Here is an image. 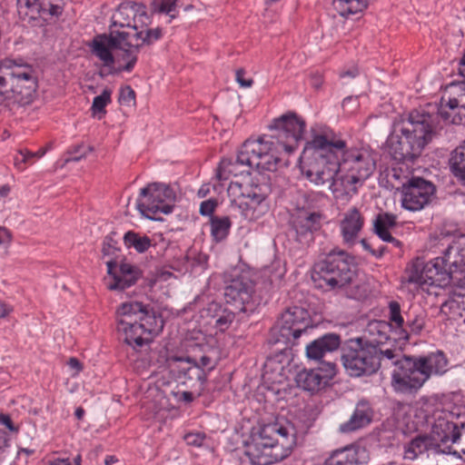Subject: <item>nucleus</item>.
<instances>
[{
    "instance_id": "obj_10",
    "label": "nucleus",
    "mask_w": 465,
    "mask_h": 465,
    "mask_svg": "<svg viewBox=\"0 0 465 465\" xmlns=\"http://www.w3.org/2000/svg\"><path fill=\"white\" fill-rule=\"evenodd\" d=\"M342 364L351 377L370 376L378 371L377 350L362 338L346 341L341 346Z\"/></svg>"
},
{
    "instance_id": "obj_15",
    "label": "nucleus",
    "mask_w": 465,
    "mask_h": 465,
    "mask_svg": "<svg viewBox=\"0 0 465 465\" xmlns=\"http://www.w3.org/2000/svg\"><path fill=\"white\" fill-rule=\"evenodd\" d=\"M310 325L308 311L300 306L288 307L281 315L278 326L272 330V341L287 344L298 339Z\"/></svg>"
},
{
    "instance_id": "obj_33",
    "label": "nucleus",
    "mask_w": 465,
    "mask_h": 465,
    "mask_svg": "<svg viewBox=\"0 0 465 465\" xmlns=\"http://www.w3.org/2000/svg\"><path fill=\"white\" fill-rule=\"evenodd\" d=\"M426 323V315L418 313L414 316L407 315V321H404L403 328H401L398 335L399 339L409 341L411 334L418 335L421 332Z\"/></svg>"
},
{
    "instance_id": "obj_37",
    "label": "nucleus",
    "mask_w": 465,
    "mask_h": 465,
    "mask_svg": "<svg viewBox=\"0 0 465 465\" xmlns=\"http://www.w3.org/2000/svg\"><path fill=\"white\" fill-rule=\"evenodd\" d=\"M123 240L126 248H134L139 253L145 252L152 246V239L150 237L134 231L125 232Z\"/></svg>"
},
{
    "instance_id": "obj_12",
    "label": "nucleus",
    "mask_w": 465,
    "mask_h": 465,
    "mask_svg": "<svg viewBox=\"0 0 465 465\" xmlns=\"http://www.w3.org/2000/svg\"><path fill=\"white\" fill-rule=\"evenodd\" d=\"M175 201L176 193L170 185L152 183L141 189L137 207L144 216L156 219L153 216L158 213H171Z\"/></svg>"
},
{
    "instance_id": "obj_21",
    "label": "nucleus",
    "mask_w": 465,
    "mask_h": 465,
    "mask_svg": "<svg viewBox=\"0 0 465 465\" xmlns=\"http://www.w3.org/2000/svg\"><path fill=\"white\" fill-rule=\"evenodd\" d=\"M336 364L322 361L317 368L303 369L295 377L299 388L310 392L319 391L336 375Z\"/></svg>"
},
{
    "instance_id": "obj_63",
    "label": "nucleus",
    "mask_w": 465,
    "mask_h": 465,
    "mask_svg": "<svg viewBox=\"0 0 465 465\" xmlns=\"http://www.w3.org/2000/svg\"><path fill=\"white\" fill-rule=\"evenodd\" d=\"M194 396L191 391H183L180 394L179 400L186 403H190L193 401Z\"/></svg>"
},
{
    "instance_id": "obj_4",
    "label": "nucleus",
    "mask_w": 465,
    "mask_h": 465,
    "mask_svg": "<svg viewBox=\"0 0 465 465\" xmlns=\"http://www.w3.org/2000/svg\"><path fill=\"white\" fill-rule=\"evenodd\" d=\"M435 114L423 110H412L401 122L400 134L391 138L390 153L399 163H413L425 147L436 137Z\"/></svg>"
},
{
    "instance_id": "obj_59",
    "label": "nucleus",
    "mask_w": 465,
    "mask_h": 465,
    "mask_svg": "<svg viewBox=\"0 0 465 465\" xmlns=\"http://www.w3.org/2000/svg\"><path fill=\"white\" fill-rule=\"evenodd\" d=\"M356 292L353 295L355 299H361L366 296L367 294V289L365 286L361 285H355Z\"/></svg>"
},
{
    "instance_id": "obj_5",
    "label": "nucleus",
    "mask_w": 465,
    "mask_h": 465,
    "mask_svg": "<svg viewBox=\"0 0 465 465\" xmlns=\"http://www.w3.org/2000/svg\"><path fill=\"white\" fill-rule=\"evenodd\" d=\"M117 331L120 339L135 351H140L153 341V335L162 331L164 322L149 304L140 302H124L116 311Z\"/></svg>"
},
{
    "instance_id": "obj_45",
    "label": "nucleus",
    "mask_w": 465,
    "mask_h": 465,
    "mask_svg": "<svg viewBox=\"0 0 465 465\" xmlns=\"http://www.w3.org/2000/svg\"><path fill=\"white\" fill-rule=\"evenodd\" d=\"M465 164V140L458 146L452 153L450 158V169L454 175H456V168H462Z\"/></svg>"
},
{
    "instance_id": "obj_49",
    "label": "nucleus",
    "mask_w": 465,
    "mask_h": 465,
    "mask_svg": "<svg viewBox=\"0 0 465 465\" xmlns=\"http://www.w3.org/2000/svg\"><path fill=\"white\" fill-rule=\"evenodd\" d=\"M119 103L131 105L135 103V92L130 85H125L120 89Z\"/></svg>"
},
{
    "instance_id": "obj_29",
    "label": "nucleus",
    "mask_w": 465,
    "mask_h": 465,
    "mask_svg": "<svg viewBox=\"0 0 465 465\" xmlns=\"http://www.w3.org/2000/svg\"><path fill=\"white\" fill-rule=\"evenodd\" d=\"M341 346V336L326 333L306 346V356L311 360L320 361L326 353L336 351Z\"/></svg>"
},
{
    "instance_id": "obj_51",
    "label": "nucleus",
    "mask_w": 465,
    "mask_h": 465,
    "mask_svg": "<svg viewBox=\"0 0 465 465\" xmlns=\"http://www.w3.org/2000/svg\"><path fill=\"white\" fill-rule=\"evenodd\" d=\"M116 251H118L117 242L114 240L112 235L106 236L104 241L103 249H102L104 255V256L114 255L116 252Z\"/></svg>"
},
{
    "instance_id": "obj_20",
    "label": "nucleus",
    "mask_w": 465,
    "mask_h": 465,
    "mask_svg": "<svg viewBox=\"0 0 465 465\" xmlns=\"http://www.w3.org/2000/svg\"><path fill=\"white\" fill-rule=\"evenodd\" d=\"M438 262L439 260L432 259L425 262L423 260L417 258L407 266L404 282L419 287L440 285L443 282L437 267L440 266Z\"/></svg>"
},
{
    "instance_id": "obj_39",
    "label": "nucleus",
    "mask_w": 465,
    "mask_h": 465,
    "mask_svg": "<svg viewBox=\"0 0 465 465\" xmlns=\"http://www.w3.org/2000/svg\"><path fill=\"white\" fill-rule=\"evenodd\" d=\"M44 150H39L36 153H32L27 149H20L14 156V165L19 171H24L27 163H32L31 160L35 157L40 158L45 154Z\"/></svg>"
},
{
    "instance_id": "obj_30",
    "label": "nucleus",
    "mask_w": 465,
    "mask_h": 465,
    "mask_svg": "<svg viewBox=\"0 0 465 465\" xmlns=\"http://www.w3.org/2000/svg\"><path fill=\"white\" fill-rule=\"evenodd\" d=\"M373 418V410L367 401H360L350 419L341 424L340 430L344 433L355 431L369 425Z\"/></svg>"
},
{
    "instance_id": "obj_41",
    "label": "nucleus",
    "mask_w": 465,
    "mask_h": 465,
    "mask_svg": "<svg viewBox=\"0 0 465 465\" xmlns=\"http://www.w3.org/2000/svg\"><path fill=\"white\" fill-rule=\"evenodd\" d=\"M389 320L390 326L394 327L397 333L399 332L401 328L404 326V317L401 313V305L396 301H391L389 302Z\"/></svg>"
},
{
    "instance_id": "obj_14",
    "label": "nucleus",
    "mask_w": 465,
    "mask_h": 465,
    "mask_svg": "<svg viewBox=\"0 0 465 465\" xmlns=\"http://www.w3.org/2000/svg\"><path fill=\"white\" fill-rule=\"evenodd\" d=\"M377 350L376 359L378 361V370L380 368L389 369L394 366L391 373V387L397 393L405 394L409 377L410 365L409 360L411 355L402 354L395 348H382V345L374 344Z\"/></svg>"
},
{
    "instance_id": "obj_11",
    "label": "nucleus",
    "mask_w": 465,
    "mask_h": 465,
    "mask_svg": "<svg viewBox=\"0 0 465 465\" xmlns=\"http://www.w3.org/2000/svg\"><path fill=\"white\" fill-rule=\"evenodd\" d=\"M271 128L275 131V134H264L259 139L272 143L276 151L278 163L282 151L291 153L297 148L299 142L303 137L306 123L295 113H289L274 119Z\"/></svg>"
},
{
    "instance_id": "obj_36",
    "label": "nucleus",
    "mask_w": 465,
    "mask_h": 465,
    "mask_svg": "<svg viewBox=\"0 0 465 465\" xmlns=\"http://www.w3.org/2000/svg\"><path fill=\"white\" fill-rule=\"evenodd\" d=\"M390 328L389 322L384 321H372L369 322L366 331L372 340L368 341V342L379 344V346L383 345L389 340L388 331Z\"/></svg>"
},
{
    "instance_id": "obj_35",
    "label": "nucleus",
    "mask_w": 465,
    "mask_h": 465,
    "mask_svg": "<svg viewBox=\"0 0 465 465\" xmlns=\"http://www.w3.org/2000/svg\"><path fill=\"white\" fill-rule=\"evenodd\" d=\"M369 0H332V5L342 17L362 12L368 6Z\"/></svg>"
},
{
    "instance_id": "obj_26",
    "label": "nucleus",
    "mask_w": 465,
    "mask_h": 465,
    "mask_svg": "<svg viewBox=\"0 0 465 465\" xmlns=\"http://www.w3.org/2000/svg\"><path fill=\"white\" fill-rule=\"evenodd\" d=\"M322 214L319 212H302L292 221V227L296 232L300 242L312 239V234L322 227Z\"/></svg>"
},
{
    "instance_id": "obj_24",
    "label": "nucleus",
    "mask_w": 465,
    "mask_h": 465,
    "mask_svg": "<svg viewBox=\"0 0 465 465\" xmlns=\"http://www.w3.org/2000/svg\"><path fill=\"white\" fill-rule=\"evenodd\" d=\"M425 421L431 426V431L428 437L433 443L441 444V448L451 446L450 442L452 435L459 430L456 423L443 417L442 413L432 417L426 415Z\"/></svg>"
},
{
    "instance_id": "obj_52",
    "label": "nucleus",
    "mask_w": 465,
    "mask_h": 465,
    "mask_svg": "<svg viewBox=\"0 0 465 465\" xmlns=\"http://www.w3.org/2000/svg\"><path fill=\"white\" fill-rule=\"evenodd\" d=\"M184 440L188 445L200 447L205 440V435L200 432L188 433L184 436Z\"/></svg>"
},
{
    "instance_id": "obj_48",
    "label": "nucleus",
    "mask_w": 465,
    "mask_h": 465,
    "mask_svg": "<svg viewBox=\"0 0 465 465\" xmlns=\"http://www.w3.org/2000/svg\"><path fill=\"white\" fill-rule=\"evenodd\" d=\"M93 147L89 145L79 144L74 146L71 151H69L70 156L66 159V162H79L83 158H84L89 153L93 151Z\"/></svg>"
},
{
    "instance_id": "obj_50",
    "label": "nucleus",
    "mask_w": 465,
    "mask_h": 465,
    "mask_svg": "<svg viewBox=\"0 0 465 465\" xmlns=\"http://www.w3.org/2000/svg\"><path fill=\"white\" fill-rule=\"evenodd\" d=\"M217 206L218 201L214 198H210L201 203L199 213L203 216L212 217Z\"/></svg>"
},
{
    "instance_id": "obj_6",
    "label": "nucleus",
    "mask_w": 465,
    "mask_h": 465,
    "mask_svg": "<svg viewBox=\"0 0 465 465\" xmlns=\"http://www.w3.org/2000/svg\"><path fill=\"white\" fill-rule=\"evenodd\" d=\"M276 151L271 142L262 139L246 140L241 146L236 159L221 160L215 173L219 181H225L231 175L250 174L248 169L273 172L277 169Z\"/></svg>"
},
{
    "instance_id": "obj_53",
    "label": "nucleus",
    "mask_w": 465,
    "mask_h": 465,
    "mask_svg": "<svg viewBox=\"0 0 465 465\" xmlns=\"http://www.w3.org/2000/svg\"><path fill=\"white\" fill-rule=\"evenodd\" d=\"M245 71L243 69H238L235 74L236 82L244 88H249L253 84L252 78H245Z\"/></svg>"
},
{
    "instance_id": "obj_3",
    "label": "nucleus",
    "mask_w": 465,
    "mask_h": 465,
    "mask_svg": "<svg viewBox=\"0 0 465 465\" xmlns=\"http://www.w3.org/2000/svg\"><path fill=\"white\" fill-rule=\"evenodd\" d=\"M296 429L287 420L264 424L251 436L245 455L252 465H271L287 458L296 445Z\"/></svg>"
},
{
    "instance_id": "obj_40",
    "label": "nucleus",
    "mask_w": 465,
    "mask_h": 465,
    "mask_svg": "<svg viewBox=\"0 0 465 465\" xmlns=\"http://www.w3.org/2000/svg\"><path fill=\"white\" fill-rule=\"evenodd\" d=\"M187 361L193 363L186 370H183V372L185 377L189 380H195L199 382L201 386H203L206 381V371L203 370L199 364L197 363V360L194 358L188 357Z\"/></svg>"
},
{
    "instance_id": "obj_42",
    "label": "nucleus",
    "mask_w": 465,
    "mask_h": 465,
    "mask_svg": "<svg viewBox=\"0 0 465 465\" xmlns=\"http://www.w3.org/2000/svg\"><path fill=\"white\" fill-rule=\"evenodd\" d=\"M460 73L465 76V52L460 62ZM460 90L462 91L457 96L450 97V107L460 108L465 115V83L461 84Z\"/></svg>"
},
{
    "instance_id": "obj_9",
    "label": "nucleus",
    "mask_w": 465,
    "mask_h": 465,
    "mask_svg": "<svg viewBox=\"0 0 465 465\" xmlns=\"http://www.w3.org/2000/svg\"><path fill=\"white\" fill-rule=\"evenodd\" d=\"M405 394H414L433 376H443L450 369V361L441 350L423 355H411Z\"/></svg>"
},
{
    "instance_id": "obj_13",
    "label": "nucleus",
    "mask_w": 465,
    "mask_h": 465,
    "mask_svg": "<svg viewBox=\"0 0 465 465\" xmlns=\"http://www.w3.org/2000/svg\"><path fill=\"white\" fill-rule=\"evenodd\" d=\"M435 196V184L422 177L412 176L401 185V207L410 212H419L425 209L432 203Z\"/></svg>"
},
{
    "instance_id": "obj_19",
    "label": "nucleus",
    "mask_w": 465,
    "mask_h": 465,
    "mask_svg": "<svg viewBox=\"0 0 465 465\" xmlns=\"http://www.w3.org/2000/svg\"><path fill=\"white\" fill-rule=\"evenodd\" d=\"M122 37H124L123 34H115L110 29L108 35H98L89 44L92 54L103 62L104 66L111 67L114 64L112 49L122 50L124 52L122 59L128 63V59L124 58L128 50V43Z\"/></svg>"
},
{
    "instance_id": "obj_31",
    "label": "nucleus",
    "mask_w": 465,
    "mask_h": 465,
    "mask_svg": "<svg viewBox=\"0 0 465 465\" xmlns=\"http://www.w3.org/2000/svg\"><path fill=\"white\" fill-rule=\"evenodd\" d=\"M427 450L436 453L451 452V446L441 448V444L433 443L428 435H419L412 439L404 448V459L413 460Z\"/></svg>"
},
{
    "instance_id": "obj_47",
    "label": "nucleus",
    "mask_w": 465,
    "mask_h": 465,
    "mask_svg": "<svg viewBox=\"0 0 465 465\" xmlns=\"http://www.w3.org/2000/svg\"><path fill=\"white\" fill-rule=\"evenodd\" d=\"M440 312L448 317L460 315V303L454 298H449L440 305Z\"/></svg>"
},
{
    "instance_id": "obj_27",
    "label": "nucleus",
    "mask_w": 465,
    "mask_h": 465,
    "mask_svg": "<svg viewBox=\"0 0 465 465\" xmlns=\"http://www.w3.org/2000/svg\"><path fill=\"white\" fill-rule=\"evenodd\" d=\"M368 455L363 448L347 446L333 450L323 465H367Z\"/></svg>"
},
{
    "instance_id": "obj_16",
    "label": "nucleus",
    "mask_w": 465,
    "mask_h": 465,
    "mask_svg": "<svg viewBox=\"0 0 465 465\" xmlns=\"http://www.w3.org/2000/svg\"><path fill=\"white\" fill-rule=\"evenodd\" d=\"M228 194L232 198V206L241 210L242 215L247 220L258 218L256 209L262 207L265 194L259 185L249 183L232 182L228 187Z\"/></svg>"
},
{
    "instance_id": "obj_32",
    "label": "nucleus",
    "mask_w": 465,
    "mask_h": 465,
    "mask_svg": "<svg viewBox=\"0 0 465 465\" xmlns=\"http://www.w3.org/2000/svg\"><path fill=\"white\" fill-rule=\"evenodd\" d=\"M205 313L214 321L213 325L220 331L228 330L235 319L233 312L215 302L208 303Z\"/></svg>"
},
{
    "instance_id": "obj_7",
    "label": "nucleus",
    "mask_w": 465,
    "mask_h": 465,
    "mask_svg": "<svg viewBox=\"0 0 465 465\" xmlns=\"http://www.w3.org/2000/svg\"><path fill=\"white\" fill-rule=\"evenodd\" d=\"M38 87L37 75L29 64L12 59L0 60V95L19 104L33 102Z\"/></svg>"
},
{
    "instance_id": "obj_38",
    "label": "nucleus",
    "mask_w": 465,
    "mask_h": 465,
    "mask_svg": "<svg viewBox=\"0 0 465 465\" xmlns=\"http://www.w3.org/2000/svg\"><path fill=\"white\" fill-rule=\"evenodd\" d=\"M211 234L215 242L223 241L229 234L232 222L228 216H212L210 220Z\"/></svg>"
},
{
    "instance_id": "obj_1",
    "label": "nucleus",
    "mask_w": 465,
    "mask_h": 465,
    "mask_svg": "<svg viewBox=\"0 0 465 465\" xmlns=\"http://www.w3.org/2000/svg\"><path fill=\"white\" fill-rule=\"evenodd\" d=\"M300 156L302 174L316 185L330 183L329 189L336 199H349L376 170V153L369 146L348 148L344 140L331 130L311 129Z\"/></svg>"
},
{
    "instance_id": "obj_57",
    "label": "nucleus",
    "mask_w": 465,
    "mask_h": 465,
    "mask_svg": "<svg viewBox=\"0 0 465 465\" xmlns=\"http://www.w3.org/2000/svg\"><path fill=\"white\" fill-rule=\"evenodd\" d=\"M8 446L9 436L5 430H0V454H2Z\"/></svg>"
},
{
    "instance_id": "obj_8",
    "label": "nucleus",
    "mask_w": 465,
    "mask_h": 465,
    "mask_svg": "<svg viewBox=\"0 0 465 465\" xmlns=\"http://www.w3.org/2000/svg\"><path fill=\"white\" fill-rule=\"evenodd\" d=\"M353 267L352 256L345 251L333 250L314 265L312 280L316 288L324 292L341 289L352 281Z\"/></svg>"
},
{
    "instance_id": "obj_43",
    "label": "nucleus",
    "mask_w": 465,
    "mask_h": 465,
    "mask_svg": "<svg viewBox=\"0 0 465 465\" xmlns=\"http://www.w3.org/2000/svg\"><path fill=\"white\" fill-rule=\"evenodd\" d=\"M177 0H153L152 11L154 13L169 15L171 19L176 17V15L172 14L176 8Z\"/></svg>"
},
{
    "instance_id": "obj_2",
    "label": "nucleus",
    "mask_w": 465,
    "mask_h": 465,
    "mask_svg": "<svg viewBox=\"0 0 465 465\" xmlns=\"http://www.w3.org/2000/svg\"><path fill=\"white\" fill-rule=\"evenodd\" d=\"M150 23L144 5L131 1L119 5L110 29L115 34H123L122 39L128 43V50L124 56L128 59V63L119 67L117 72H131L137 63L140 48L151 45L162 38V28H148Z\"/></svg>"
},
{
    "instance_id": "obj_61",
    "label": "nucleus",
    "mask_w": 465,
    "mask_h": 465,
    "mask_svg": "<svg viewBox=\"0 0 465 465\" xmlns=\"http://www.w3.org/2000/svg\"><path fill=\"white\" fill-rule=\"evenodd\" d=\"M459 183L462 185H465V164L462 168H456V175H454Z\"/></svg>"
},
{
    "instance_id": "obj_55",
    "label": "nucleus",
    "mask_w": 465,
    "mask_h": 465,
    "mask_svg": "<svg viewBox=\"0 0 465 465\" xmlns=\"http://www.w3.org/2000/svg\"><path fill=\"white\" fill-rule=\"evenodd\" d=\"M197 363L203 370L207 369V371H212L214 368L212 359L206 355H203L199 361H197Z\"/></svg>"
},
{
    "instance_id": "obj_56",
    "label": "nucleus",
    "mask_w": 465,
    "mask_h": 465,
    "mask_svg": "<svg viewBox=\"0 0 465 465\" xmlns=\"http://www.w3.org/2000/svg\"><path fill=\"white\" fill-rule=\"evenodd\" d=\"M11 239L12 234L10 231L4 226H0V245L9 243L11 242Z\"/></svg>"
},
{
    "instance_id": "obj_22",
    "label": "nucleus",
    "mask_w": 465,
    "mask_h": 465,
    "mask_svg": "<svg viewBox=\"0 0 465 465\" xmlns=\"http://www.w3.org/2000/svg\"><path fill=\"white\" fill-rule=\"evenodd\" d=\"M439 260V272L442 276L443 283L453 279L455 273L464 274L465 277V246L460 244L450 245L443 256L436 257Z\"/></svg>"
},
{
    "instance_id": "obj_17",
    "label": "nucleus",
    "mask_w": 465,
    "mask_h": 465,
    "mask_svg": "<svg viewBox=\"0 0 465 465\" xmlns=\"http://www.w3.org/2000/svg\"><path fill=\"white\" fill-rule=\"evenodd\" d=\"M254 284L246 275L240 274L232 278L224 288V298L239 312L252 311L253 307Z\"/></svg>"
},
{
    "instance_id": "obj_58",
    "label": "nucleus",
    "mask_w": 465,
    "mask_h": 465,
    "mask_svg": "<svg viewBox=\"0 0 465 465\" xmlns=\"http://www.w3.org/2000/svg\"><path fill=\"white\" fill-rule=\"evenodd\" d=\"M401 431L404 434L418 430V425L414 421H407L404 427H401Z\"/></svg>"
},
{
    "instance_id": "obj_64",
    "label": "nucleus",
    "mask_w": 465,
    "mask_h": 465,
    "mask_svg": "<svg viewBox=\"0 0 465 465\" xmlns=\"http://www.w3.org/2000/svg\"><path fill=\"white\" fill-rule=\"evenodd\" d=\"M49 465H73V464L69 459L56 458L54 460L50 461Z\"/></svg>"
},
{
    "instance_id": "obj_60",
    "label": "nucleus",
    "mask_w": 465,
    "mask_h": 465,
    "mask_svg": "<svg viewBox=\"0 0 465 465\" xmlns=\"http://www.w3.org/2000/svg\"><path fill=\"white\" fill-rule=\"evenodd\" d=\"M383 242H390L391 243L394 247L396 248H399L401 249V246H402V243L400 240L394 238L391 233L388 235V237L386 236L385 238L382 239Z\"/></svg>"
},
{
    "instance_id": "obj_28",
    "label": "nucleus",
    "mask_w": 465,
    "mask_h": 465,
    "mask_svg": "<svg viewBox=\"0 0 465 465\" xmlns=\"http://www.w3.org/2000/svg\"><path fill=\"white\" fill-rule=\"evenodd\" d=\"M450 105V97L444 104V98H441L440 107L436 105H429L428 107L419 108L418 110H423L425 113L429 114H435L437 129H436V136L439 132L441 130L442 126L440 125V118L442 119L445 123L452 124H461L463 120L465 119L464 113H462L460 108H452Z\"/></svg>"
},
{
    "instance_id": "obj_18",
    "label": "nucleus",
    "mask_w": 465,
    "mask_h": 465,
    "mask_svg": "<svg viewBox=\"0 0 465 465\" xmlns=\"http://www.w3.org/2000/svg\"><path fill=\"white\" fill-rule=\"evenodd\" d=\"M64 0H17V13L23 21L42 18L45 21L59 16L64 7Z\"/></svg>"
},
{
    "instance_id": "obj_23",
    "label": "nucleus",
    "mask_w": 465,
    "mask_h": 465,
    "mask_svg": "<svg viewBox=\"0 0 465 465\" xmlns=\"http://www.w3.org/2000/svg\"><path fill=\"white\" fill-rule=\"evenodd\" d=\"M106 264L108 274L111 276L107 287L112 291H124L134 285L142 275L139 268L130 263H121L118 272H114L117 267L115 261H108Z\"/></svg>"
},
{
    "instance_id": "obj_34",
    "label": "nucleus",
    "mask_w": 465,
    "mask_h": 465,
    "mask_svg": "<svg viewBox=\"0 0 465 465\" xmlns=\"http://www.w3.org/2000/svg\"><path fill=\"white\" fill-rule=\"evenodd\" d=\"M397 216L390 213H380L373 220V232L382 240L391 234L390 230L396 226Z\"/></svg>"
},
{
    "instance_id": "obj_54",
    "label": "nucleus",
    "mask_w": 465,
    "mask_h": 465,
    "mask_svg": "<svg viewBox=\"0 0 465 465\" xmlns=\"http://www.w3.org/2000/svg\"><path fill=\"white\" fill-rule=\"evenodd\" d=\"M0 423L5 425L12 432H18L19 430V428L14 425L8 414H0Z\"/></svg>"
},
{
    "instance_id": "obj_44",
    "label": "nucleus",
    "mask_w": 465,
    "mask_h": 465,
    "mask_svg": "<svg viewBox=\"0 0 465 465\" xmlns=\"http://www.w3.org/2000/svg\"><path fill=\"white\" fill-rule=\"evenodd\" d=\"M111 90L104 89L100 95L94 98L92 111L94 114H105V107L111 102Z\"/></svg>"
},
{
    "instance_id": "obj_46",
    "label": "nucleus",
    "mask_w": 465,
    "mask_h": 465,
    "mask_svg": "<svg viewBox=\"0 0 465 465\" xmlns=\"http://www.w3.org/2000/svg\"><path fill=\"white\" fill-rule=\"evenodd\" d=\"M451 444V452H447L446 454H452L454 456L460 457V453L465 455V439H464V430L462 431H457L452 435V440L450 442Z\"/></svg>"
},
{
    "instance_id": "obj_62",
    "label": "nucleus",
    "mask_w": 465,
    "mask_h": 465,
    "mask_svg": "<svg viewBox=\"0 0 465 465\" xmlns=\"http://www.w3.org/2000/svg\"><path fill=\"white\" fill-rule=\"evenodd\" d=\"M388 251V247L382 245L377 250L373 249L372 251H371V254L377 259H381Z\"/></svg>"
},
{
    "instance_id": "obj_25",
    "label": "nucleus",
    "mask_w": 465,
    "mask_h": 465,
    "mask_svg": "<svg viewBox=\"0 0 465 465\" xmlns=\"http://www.w3.org/2000/svg\"><path fill=\"white\" fill-rule=\"evenodd\" d=\"M364 223V216L357 207H351L344 213L340 222V231L345 244L352 246L356 243Z\"/></svg>"
}]
</instances>
